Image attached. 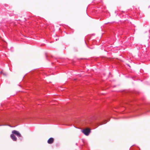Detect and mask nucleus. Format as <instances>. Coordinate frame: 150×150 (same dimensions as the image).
<instances>
[{"label": "nucleus", "instance_id": "obj_3", "mask_svg": "<svg viewBox=\"0 0 150 150\" xmlns=\"http://www.w3.org/2000/svg\"><path fill=\"white\" fill-rule=\"evenodd\" d=\"M54 141V139L53 138H50L47 141V143L49 144H52Z\"/></svg>", "mask_w": 150, "mask_h": 150}, {"label": "nucleus", "instance_id": "obj_1", "mask_svg": "<svg viewBox=\"0 0 150 150\" xmlns=\"http://www.w3.org/2000/svg\"><path fill=\"white\" fill-rule=\"evenodd\" d=\"M91 131L90 129L89 128H87L86 129H83L82 131V132L84 133V134L86 136L89 135Z\"/></svg>", "mask_w": 150, "mask_h": 150}, {"label": "nucleus", "instance_id": "obj_7", "mask_svg": "<svg viewBox=\"0 0 150 150\" xmlns=\"http://www.w3.org/2000/svg\"><path fill=\"white\" fill-rule=\"evenodd\" d=\"M4 72H3V71H1V72H0V73L1 74H3V73Z\"/></svg>", "mask_w": 150, "mask_h": 150}, {"label": "nucleus", "instance_id": "obj_4", "mask_svg": "<svg viewBox=\"0 0 150 150\" xmlns=\"http://www.w3.org/2000/svg\"><path fill=\"white\" fill-rule=\"evenodd\" d=\"M11 138L14 141H16L17 140V138L14 135V134H11Z\"/></svg>", "mask_w": 150, "mask_h": 150}, {"label": "nucleus", "instance_id": "obj_2", "mask_svg": "<svg viewBox=\"0 0 150 150\" xmlns=\"http://www.w3.org/2000/svg\"><path fill=\"white\" fill-rule=\"evenodd\" d=\"M12 133L13 134H15L18 137H21V134L18 131L15 130H13L12 131Z\"/></svg>", "mask_w": 150, "mask_h": 150}, {"label": "nucleus", "instance_id": "obj_6", "mask_svg": "<svg viewBox=\"0 0 150 150\" xmlns=\"http://www.w3.org/2000/svg\"><path fill=\"white\" fill-rule=\"evenodd\" d=\"M2 74L4 76H6V74L5 73H3Z\"/></svg>", "mask_w": 150, "mask_h": 150}, {"label": "nucleus", "instance_id": "obj_5", "mask_svg": "<svg viewBox=\"0 0 150 150\" xmlns=\"http://www.w3.org/2000/svg\"><path fill=\"white\" fill-rule=\"evenodd\" d=\"M110 121V118H107L105 120V122H108Z\"/></svg>", "mask_w": 150, "mask_h": 150}]
</instances>
